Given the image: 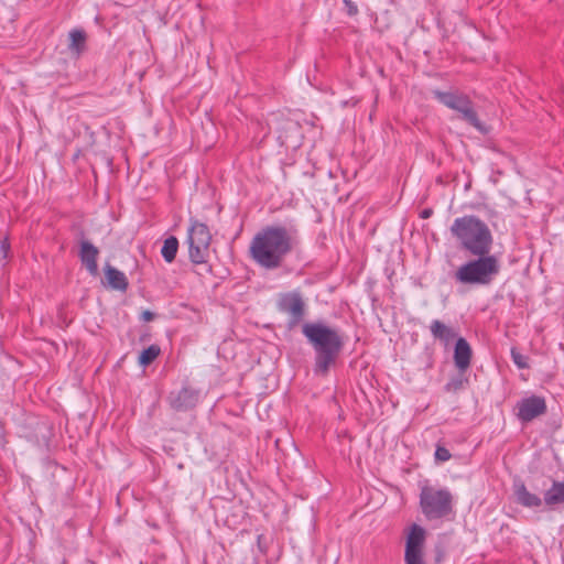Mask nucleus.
<instances>
[{
    "instance_id": "9d476101",
    "label": "nucleus",
    "mask_w": 564,
    "mask_h": 564,
    "mask_svg": "<svg viewBox=\"0 0 564 564\" xmlns=\"http://www.w3.org/2000/svg\"><path fill=\"white\" fill-rule=\"evenodd\" d=\"M278 307L291 316V324L296 325L303 318L305 304L299 292H289L280 295Z\"/></svg>"
},
{
    "instance_id": "ddd939ff",
    "label": "nucleus",
    "mask_w": 564,
    "mask_h": 564,
    "mask_svg": "<svg viewBox=\"0 0 564 564\" xmlns=\"http://www.w3.org/2000/svg\"><path fill=\"white\" fill-rule=\"evenodd\" d=\"M98 254L99 250L91 242L87 240L82 241L79 257L83 264L93 276L98 275Z\"/></svg>"
},
{
    "instance_id": "6e6552de",
    "label": "nucleus",
    "mask_w": 564,
    "mask_h": 564,
    "mask_svg": "<svg viewBox=\"0 0 564 564\" xmlns=\"http://www.w3.org/2000/svg\"><path fill=\"white\" fill-rule=\"evenodd\" d=\"M425 539L426 531L421 525L412 524L410 527L405 541V564H425L423 552Z\"/></svg>"
},
{
    "instance_id": "dca6fc26",
    "label": "nucleus",
    "mask_w": 564,
    "mask_h": 564,
    "mask_svg": "<svg viewBox=\"0 0 564 564\" xmlns=\"http://www.w3.org/2000/svg\"><path fill=\"white\" fill-rule=\"evenodd\" d=\"M430 330L433 337L442 341L445 346H448L456 337L454 329L438 319L431 323Z\"/></svg>"
},
{
    "instance_id": "0eeeda50",
    "label": "nucleus",
    "mask_w": 564,
    "mask_h": 564,
    "mask_svg": "<svg viewBox=\"0 0 564 564\" xmlns=\"http://www.w3.org/2000/svg\"><path fill=\"white\" fill-rule=\"evenodd\" d=\"M187 240L191 261L196 264L206 262L212 241L208 227L203 223L193 221L188 230Z\"/></svg>"
},
{
    "instance_id": "f03ea898",
    "label": "nucleus",
    "mask_w": 564,
    "mask_h": 564,
    "mask_svg": "<svg viewBox=\"0 0 564 564\" xmlns=\"http://www.w3.org/2000/svg\"><path fill=\"white\" fill-rule=\"evenodd\" d=\"M302 333L316 354L314 372L321 376L327 375L343 348L340 335L323 323H306L303 325Z\"/></svg>"
},
{
    "instance_id": "393cba45",
    "label": "nucleus",
    "mask_w": 564,
    "mask_h": 564,
    "mask_svg": "<svg viewBox=\"0 0 564 564\" xmlns=\"http://www.w3.org/2000/svg\"><path fill=\"white\" fill-rule=\"evenodd\" d=\"M432 214H433V210H432L431 208H425V209H423V210L420 213V217H421L422 219H427V218H430V217L432 216Z\"/></svg>"
},
{
    "instance_id": "7ed1b4c3",
    "label": "nucleus",
    "mask_w": 564,
    "mask_h": 564,
    "mask_svg": "<svg viewBox=\"0 0 564 564\" xmlns=\"http://www.w3.org/2000/svg\"><path fill=\"white\" fill-rule=\"evenodd\" d=\"M451 234L460 248L471 256H485L492 249V232L477 216L466 215L456 218L451 226Z\"/></svg>"
},
{
    "instance_id": "423d86ee",
    "label": "nucleus",
    "mask_w": 564,
    "mask_h": 564,
    "mask_svg": "<svg viewBox=\"0 0 564 564\" xmlns=\"http://www.w3.org/2000/svg\"><path fill=\"white\" fill-rule=\"evenodd\" d=\"M435 98L449 109H453L462 115V117L473 127L481 130V122L473 107L470 98L459 91H434Z\"/></svg>"
},
{
    "instance_id": "1a4fd4ad",
    "label": "nucleus",
    "mask_w": 564,
    "mask_h": 564,
    "mask_svg": "<svg viewBox=\"0 0 564 564\" xmlns=\"http://www.w3.org/2000/svg\"><path fill=\"white\" fill-rule=\"evenodd\" d=\"M546 412V402L543 397L531 395L517 403V417L521 422H531Z\"/></svg>"
},
{
    "instance_id": "4be33fe9",
    "label": "nucleus",
    "mask_w": 564,
    "mask_h": 564,
    "mask_svg": "<svg viewBox=\"0 0 564 564\" xmlns=\"http://www.w3.org/2000/svg\"><path fill=\"white\" fill-rule=\"evenodd\" d=\"M511 358L519 369L529 368L528 357L522 355L517 348L511 349Z\"/></svg>"
},
{
    "instance_id": "5701e85b",
    "label": "nucleus",
    "mask_w": 564,
    "mask_h": 564,
    "mask_svg": "<svg viewBox=\"0 0 564 564\" xmlns=\"http://www.w3.org/2000/svg\"><path fill=\"white\" fill-rule=\"evenodd\" d=\"M452 457L449 451L445 448L444 446H436L435 449V459L438 462H447Z\"/></svg>"
},
{
    "instance_id": "f257e3e1",
    "label": "nucleus",
    "mask_w": 564,
    "mask_h": 564,
    "mask_svg": "<svg viewBox=\"0 0 564 564\" xmlns=\"http://www.w3.org/2000/svg\"><path fill=\"white\" fill-rule=\"evenodd\" d=\"M297 246L296 228L269 225L261 228L251 239L249 256L260 268L275 270L282 267L288 256Z\"/></svg>"
},
{
    "instance_id": "20e7f679",
    "label": "nucleus",
    "mask_w": 564,
    "mask_h": 564,
    "mask_svg": "<svg viewBox=\"0 0 564 564\" xmlns=\"http://www.w3.org/2000/svg\"><path fill=\"white\" fill-rule=\"evenodd\" d=\"M476 257L458 267L454 273L456 282L463 285L486 286L499 275L501 264L496 254L489 252Z\"/></svg>"
},
{
    "instance_id": "bb28decb",
    "label": "nucleus",
    "mask_w": 564,
    "mask_h": 564,
    "mask_svg": "<svg viewBox=\"0 0 564 564\" xmlns=\"http://www.w3.org/2000/svg\"><path fill=\"white\" fill-rule=\"evenodd\" d=\"M137 359H138V362L141 364V351L137 352Z\"/></svg>"
},
{
    "instance_id": "6ab92c4d",
    "label": "nucleus",
    "mask_w": 564,
    "mask_h": 564,
    "mask_svg": "<svg viewBox=\"0 0 564 564\" xmlns=\"http://www.w3.org/2000/svg\"><path fill=\"white\" fill-rule=\"evenodd\" d=\"M70 43L68 45L72 53L79 56L85 50L86 34L80 30H73L69 33Z\"/></svg>"
},
{
    "instance_id": "9b49d317",
    "label": "nucleus",
    "mask_w": 564,
    "mask_h": 564,
    "mask_svg": "<svg viewBox=\"0 0 564 564\" xmlns=\"http://www.w3.org/2000/svg\"><path fill=\"white\" fill-rule=\"evenodd\" d=\"M198 402V392L192 388H183L171 398V405L176 411L193 409Z\"/></svg>"
},
{
    "instance_id": "4468645a",
    "label": "nucleus",
    "mask_w": 564,
    "mask_h": 564,
    "mask_svg": "<svg viewBox=\"0 0 564 564\" xmlns=\"http://www.w3.org/2000/svg\"><path fill=\"white\" fill-rule=\"evenodd\" d=\"M104 284L113 290L124 291L128 286V280L123 272L110 264H106Z\"/></svg>"
},
{
    "instance_id": "f3484780",
    "label": "nucleus",
    "mask_w": 564,
    "mask_h": 564,
    "mask_svg": "<svg viewBox=\"0 0 564 564\" xmlns=\"http://www.w3.org/2000/svg\"><path fill=\"white\" fill-rule=\"evenodd\" d=\"M516 496L518 502L523 507L538 508L542 505V499L538 495L530 492L523 484L517 487Z\"/></svg>"
},
{
    "instance_id": "aec40b11",
    "label": "nucleus",
    "mask_w": 564,
    "mask_h": 564,
    "mask_svg": "<svg viewBox=\"0 0 564 564\" xmlns=\"http://www.w3.org/2000/svg\"><path fill=\"white\" fill-rule=\"evenodd\" d=\"M467 382L468 379L464 378L463 376L454 377L445 384L444 390L446 392L455 393L462 390Z\"/></svg>"
},
{
    "instance_id": "39448f33",
    "label": "nucleus",
    "mask_w": 564,
    "mask_h": 564,
    "mask_svg": "<svg viewBox=\"0 0 564 564\" xmlns=\"http://www.w3.org/2000/svg\"><path fill=\"white\" fill-rule=\"evenodd\" d=\"M420 507L427 520L445 518L453 511V495L446 488L424 486L420 492Z\"/></svg>"
},
{
    "instance_id": "412c9836",
    "label": "nucleus",
    "mask_w": 564,
    "mask_h": 564,
    "mask_svg": "<svg viewBox=\"0 0 564 564\" xmlns=\"http://www.w3.org/2000/svg\"><path fill=\"white\" fill-rule=\"evenodd\" d=\"M161 354V348L158 345H151L143 349V366L151 364Z\"/></svg>"
},
{
    "instance_id": "f8f14e48",
    "label": "nucleus",
    "mask_w": 564,
    "mask_h": 564,
    "mask_svg": "<svg viewBox=\"0 0 564 564\" xmlns=\"http://www.w3.org/2000/svg\"><path fill=\"white\" fill-rule=\"evenodd\" d=\"M471 356H473V351H471L470 345L468 344V341L465 338L459 337L455 344L454 362H455L456 368L460 372H465L469 368L470 361H471Z\"/></svg>"
},
{
    "instance_id": "a211bd4d",
    "label": "nucleus",
    "mask_w": 564,
    "mask_h": 564,
    "mask_svg": "<svg viewBox=\"0 0 564 564\" xmlns=\"http://www.w3.org/2000/svg\"><path fill=\"white\" fill-rule=\"evenodd\" d=\"M177 250H178L177 238L174 236H170L163 242V246L161 249V254L167 263H171L174 261Z\"/></svg>"
},
{
    "instance_id": "b1692460",
    "label": "nucleus",
    "mask_w": 564,
    "mask_h": 564,
    "mask_svg": "<svg viewBox=\"0 0 564 564\" xmlns=\"http://www.w3.org/2000/svg\"><path fill=\"white\" fill-rule=\"evenodd\" d=\"M343 1L347 7L349 15H356L358 13V8L352 1H350V0H343Z\"/></svg>"
},
{
    "instance_id": "a878e982",
    "label": "nucleus",
    "mask_w": 564,
    "mask_h": 564,
    "mask_svg": "<svg viewBox=\"0 0 564 564\" xmlns=\"http://www.w3.org/2000/svg\"><path fill=\"white\" fill-rule=\"evenodd\" d=\"M153 318L152 313L143 311V321H151Z\"/></svg>"
},
{
    "instance_id": "2eb2a0df",
    "label": "nucleus",
    "mask_w": 564,
    "mask_h": 564,
    "mask_svg": "<svg viewBox=\"0 0 564 564\" xmlns=\"http://www.w3.org/2000/svg\"><path fill=\"white\" fill-rule=\"evenodd\" d=\"M543 500L549 508L564 506V481L554 480L544 492Z\"/></svg>"
}]
</instances>
